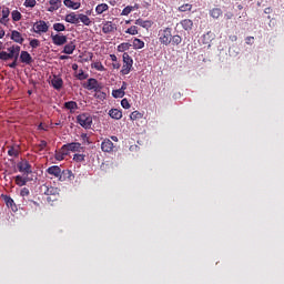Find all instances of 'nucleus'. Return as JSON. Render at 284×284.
Returning a JSON list of instances; mask_svg holds the SVG:
<instances>
[{
    "instance_id": "nucleus-19",
    "label": "nucleus",
    "mask_w": 284,
    "mask_h": 284,
    "mask_svg": "<svg viewBox=\"0 0 284 284\" xmlns=\"http://www.w3.org/2000/svg\"><path fill=\"white\" fill-rule=\"evenodd\" d=\"M109 116H111V119H114L115 121H119L123 119V112H121V110L119 109H111L109 111Z\"/></svg>"
},
{
    "instance_id": "nucleus-53",
    "label": "nucleus",
    "mask_w": 284,
    "mask_h": 284,
    "mask_svg": "<svg viewBox=\"0 0 284 284\" xmlns=\"http://www.w3.org/2000/svg\"><path fill=\"white\" fill-rule=\"evenodd\" d=\"M45 148H48V142L45 140L40 141L39 149L45 150Z\"/></svg>"
},
{
    "instance_id": "nucleus-37",
    "label": "nucleus",
    "mask_w": 284,
    "mask_h": 284,
    "mask_svg": "<svg viewBox=\"0 0 284 284\" xmlns=\"http://www.w3.org/2000/svg\"><path fill=\"white\" fill-rule=\"evenodd\" d=\"M53 30L55 32H65V24H63L61 22H57L53 24Z\"/></svg>"
},
{
    "instance_id": "nucleus-26",
    "label": "nucleus",
    "mask_w": 284,
    "mask_h": 284,
    "mask_svg": "<svg viewBox=\"0 0 284 284\" xmlns=\"http://www.w3.org/2000/svg\"><path fill=\"white\" fill-rule=\"evenodd\" d=\"M145 48V42L139 38L133 40V50H143Z\"/></svg>"
},
{
    "instance_id": "nucleus-50",
    "label": "nucleus",
    "mask_w": 284,
    "mask_h": 284,
    "mask_svg": "<svg viewBox=\"0 0 284 284\" xmlns=\"http://www.w3.org/2000/svg\"><path fill=\"white\" fill-rule=\"evenodd\" d=\"M54 192H57V189L51 186V187H47V191L44 192V194H47V196H51V194H54Z\"/></svg>"
},
{
    "instance_id": "nucleus-27",
    "label": "nucleus",
    "mask_w": 284,
    "mask_h": 284,
    "mask_svg": "<svg viewBox=\"0 0 284 284\" xmlns=\"http://www.w3.org/2000/svg\"><path fill=\"white\" fill-rule=\"evenodd\" d=\"M14 181H16V185H18L19 187H23V185H28V178L17 175L14 178Z\"/></svg>"
},
{
    "instance_id": "nucleus-32",
    "label": "nucleus",
    "mask_w": 284,
    "mask_h": 284,
    "mask_svg": "<svg viewBox=\"0 0 284 284\" xmlns=\"http://www.w3.org/2000/svg\"><path fill=\"white\" fill-rule=\"evenodd\" d=\"M130 119H131V121H140V119H143V113L140 111H133L130 114Z\"/></svg>"
},
{
    "instance_id": "nucleus-1",
    "label": "nucleus",
    "mask_w": 284,
    "mask_h": 284,
    "mask_svg": "<svg viewBox=\"0 0 284 284\" xmlns=\"http://www.w3.org/2000/svg\"><path fill=\"white\" fill-rule=\"evenodd\" d=\"M8 52L6 51L0 52L1 61H10V59H16V61H19V52H21V47L12 45L8 49Z\"/></svg>"
},
{
    "instance_id": "nucleus-43",
    "label": "nucleus",
    "mask_w": 284,
    "mask_h": 284,
    "mask_svg": "<svg viewBox=\"0 0 284 284\" xmlns=\"http://www.w3.org/2000/svg\"><path fill=\"white\" fill-rule=\"evenodd\" d=\"M59 151L63 156H68V154H70V149L68 148V144H63Z\"/></svg>"
},
{
    "instance_id": "nucleus-48",
    "label": "nucleus",
    "mask_w": 284,
    "mask_h": 284,
    "mask_svg": "<svg viewBox=\"0 0 284 284\" xmlns=\"http://www.w3.org/2000/svg\"><path fill=\"white\" fill-rule=\"evenodd\" d=\"M54 158H55V161H63V159H65V155H63L61 151H55Z\"/></svg>"
},
{
    "instance_id": "nucleus-35",
    "label": "nucleus",
    "mask_w": 284,
    "mask_h": 284,
    "mask_svg": "<svg viewBox=\"0 0 284 284\" xmlns=\"http://www.w3.org/2000/svg\"><path fill=\"white\" fill-rule=\"evenodd\" d=\"M179 12H192V4L184 3L178 8Z\"/></svg>"
},
{
    "instance_id": "nucleus-51",
    "label": "nucleus",
    "mask_w": 284,
    "mask_h": 284,
    "mask_svg": "<svg viewBox=\"0 0 284 284\" xmlns=\"http://www.w3.org/2000/svg\"><path fill=\"white\" fill-rule=\"evenodd\" d=\"M94 97H95V99L103 100V99H105L106 94H105V92H101V90H100V92H95Z\"/></svg>"
},
{
    "instance_id": "nucleus-22",
    "label": "nucleus",
    "mask_w": 284,
    "mask_h": 284,
    "mask_svg": "<svg viewBox=\"0 0 284 284\" xmlns=\"http://www.w3.org/2000/svg\"><path fill=\"white\" fill-rule=\"evenodd\" d=\"M63 4L71 10H79V8H81V2H74L72 0H64Z\"/></svg>"
},
{
    "instance_id": "nucleus-17",
    "label": "nucleus",
    "mask_w": 284,
    "mask_h": 284,
    "mask_svg": "<svg viewBox=\"0 0 284 284\" xmlns=\"http://www.w3.org/2000/svg\"><path fill=\"white\" fill-rule=\"evenodd\" d=\"M11 40L14 41V43H20L22 44L23 41H26V39H23V36L21 34V32L13 30L11 32Z\"/></svg>"
},
{
    "instance_id": "nucleus-2",
    "label": "nucleus",
    "mask_w": 284,
    "mask_h": 284,
    "mask_svg": "<svg viewBox=\"0 0 284 284\" xmlns=\"http://www.w3.org/2000/svg\"><path fill=\"white\" fill-rule=\"evenodd\" d=\"M159 41L162 45H170L172 43V28L166 27L159 31Z\"/></svg>"
},
{
    "instance_id": "nucleus-34",
    "label": "nucleus",
    "mask_w": 284,
    "mask_h": 284,
    "mask_svg": "<svg viewBox=\"0 0 284 284\" xmlns=\"http://www.w3.org/2000/svg\"><path fill=\"white\" fill-rule=\"evenodd\" d=\"M182 41H183V38H181V36H179V34L171 37L172 45H181Z\"/></svg>"
},
{
    "instance_id": "nucleus-39",
    "label": "nucleus",
    "mask_w": 284,
    "mask_h": 284,
    "mask_svg": "<svg viewBox=\"0 0 284 284\" xmlns=\"http://www.w3.org/2000/svg\"><path fill=\"white\" fill-rule=\"evenodd\" d=\"M125 34H132V36L139 34V28L136 26H132L125 31Z\"/></svg>"
},
{
    "instance_id": "nucleus-47",
    "label": "nucleus",
    "mask_w": 284,
    "mask_h": 284,
    "mask_svg": "<svg viewBox=\"0 0 284 284\" xmlns=\"http://www.w3.org/2000/svg\"><path fill=\"white\" fill-rule=\"evenodd\" d=\"M121 105L122 108H124V110H130L131 105H130V101H128V99H122L121 101Z\"/></svg>"
},
{
    "instance_id": "nucleus-31",
    "label": "nucleus",
    "mask_w": 284,
    "mask_h": 284,
    "mask_svg": "<svg viewBox=\"0 0 284 284\" xmlns=\"http://www.w3.org/2000/svg\"><path fill=\"white\" fill-rule=\"evenodd\" d=\"M132 48V44L128 42H122L121 44L118 45V52H128Z\"/></svg>"
},
{
    "instance_id": "nucleus-60",
    "label": "nucleus",
    "mask_w": 284,
    "mask_h": 284,
    "mask_svg": "<svg viewBox=\"0 0 284 284\" xmlns=\"http://www.w3.org/2000/svg\"><path fill=\"white\" fill-rule=\"evenodd\" d=\"M265 14H272V8L267 7L264 9Z\"/></svg>"
},
{
    "instance_id": "nucleus-8",
    "label": "nucleus",
    "mask_w": 284,
    "mask_h": 284,
    "mask_svg": "<svg viewBox=\"0 0 284 284\" xmlns=\"http://www.w3.org/2000/svg\"><path fill=\"white\" fill-rule=\"evenodd\" d=\"M51 41L53 43V45H65V43H68V36H63L61 33L54 34L51 33Z\"/></svg>"
},
{
    "instance_id": "nucleus-33",
    "label": "nucleus",
    "mask_w": 284,
    "mask_h": 284,
    "mask_svg": "<svg viewBox=\"0 0 284 284\" xmlns=\"http://www.w3.org/2000/svg\"><path fill=\"white\" fill-rule=\"evenodd\" d=\"M64 108L67 109V110H79V104H77V102H74V101H69V102H65L64 103Z\"/></svg>"
},
{
    "instance_id": "nucleus-56",
    "label": "nucleus",
    "mask_w": 284,
    "mask_h": 284,
    "mask_svg": "<svg viewBox=\"0 0 284 284\" xmlns=\"http://www.w3.org/2000/svg\"><path fill=\"white\" fill-rule=\"evenodd\" d=\"M233 18H234V13H232V12H226L224 14V19H226V21H230V19H233Z\"/></svg>"
},
{
    "instance_id": "nucleus-29",
    "label": "nucleus",
    "mask_w": 284,
    "mask_h": 284,
    "mask_svg": "<svg viewBox=\"0 0 284 284\" xmlns=\"http://www.w3.org/2000/svg\"><path fill=\"white\" fill-rule=\"evenodd\" d=\"M91 68L98 72H105V67L99 61L91 63Z\"/></svg>"
},
{
    "instance_id": "nucleus-25",
    "label": "nucleus",
    "mask_w": 284,
    "mask_h": 284,
    "mask_svg": "<svg viewBox=\"0 0 284 284\" xmlns=\"http://www.w3.org/2000/svg\"><path fill=\"white\" fill-rule=\"evenodd\" d=\"M209 14L212 19H219L223 16V10H221V8H213L210 10Z\"/></svg>"
},
{
    "instance_id": "nucleus-6",
    "label": "nucleus",
    "mask_w": 284,
    "mask_h": 284,
    "mask_svg": "<svg viewBox=\"0 0 284 284\" xmlns=\"http://www.w3.org/2000/svg\"><path fill=\"white\" fill-rule=\"evenodd\" d=\"M17 168L19 172H22V174H26L27 176L32 174V164H30V162L26 159H22L20 162H18Z\"/></svg>"
},
{
    "instance_id": "nucleus-13",
    "label": "nucleus",
    "mask_w": 284,
    "mask_h": 284,
    "mask_svg": "<svg viewBox=\"0 0 284 284\" xmlns=\"http://www.w3.org/2000/svg\"><path fill=\"white\" fill-rule=\"evenodd\" d=\"M51 84L54 90H61V88H63V79L59 75H53Z\"/></svg>"
},
{
    "instance_id": "nucleus-42",
    "label": "nucleus",
    "mask_w": 284,
    "mask_h": 284,
    "mask_svg": "<svg viewBox=\"0 0 284 284\" xmlns=\"http://www.w3.org/2000/svg\"><path fill=\"white\" fill-rule=\"evenodd\" d=\"M8 155L9 156H14L17 159V156H19V150L14 149L13 146H11L9 150H8Z\"/></svg>"
},
{
    "instance_id": "nucleus-55",
    "label": "nucleus",
    "mask_w": 284,
    "mask_h": 284,
    "mask_svg": "<svg viewBox=\"0 0 284 284\" xmlns=\"http://www.w3.org/2000/svg\"><path fill=\"white\" fill-rule=\"evenodd\" d=\"M81 139H82L83 143H90V138L85 133L81 134Z\"/></svg>"
},
{
    "instance_id": "nucleus-30",
    "label": "nucleus",
    "mask_w": 284,
    "mask_h": 284,
    "mask_svg": "<svg viewBox=\"0 0 284 284\" xmlns=\"http://www.w3.org/2000/svg\"><path fill=\"white\" fill-rule=\"evenodd\" d=\"M125 97V91L121 89H115L112 91V98L113 99H123Z\"/></svg>"
},
{
    "instance_id": "nucleus-3",
    "label": "nucleus",
    "mask_w": 284,
    "mask_h": 284,
    "mask_svg": "<svg viewBox=\"0 0 284 284\" xmlns=\"http://www.w3.org/2000/svg\"><path fill=\"white\" fill-rule=\"evenodd\" d=\"M77 123L84 130H90L92 128V115L90 113H81L77 116Z\"/></svg>"
},
{
    "instance_id": "nucleus-54",
    "label": "nucleus",
    "mask_w": 284,
    "mask_h": 284,
    "mask_svg": "<svg viewBox=\"0 0 284 284\" xmlns=\"http://www.w3.org/2000/svg\"><path fill=\"white\" fill-rule=\"evenodd\" d=\"M8 21H10V18H4V17H1V18H0V23H1L2 26H8Z\"/></svg>"
},
{
    "instance_id": "nucleus-21",
    "label": "nucleus",
    "mask_w": 284,
    "mask_h": 284,
    "mask_svg": "<svg viewBox=\"0 0 284 284\" xmlns=\"http://www.w3.org/2000/svg\"><path fill=\"white\" fill-rule=\"evenodd\" d=\"M64 20L67 23L77 24V23H79V16H77V13H74V12H71L65 16Z\"/></svg>"
},
{
    "instance_id": "nucleus-58",
    "label": "nucleus",
    "mask_w": 284,
    "mask_h": 284,
    "mask_svg": "<svg viewBox=\"0 0 284 284\" xmlns=\"http://www.w3.org/2000/svg\"><path fill=\"white\" fill-rule=\"evenodd\" d=\"M112 68H113L114 70H119V69L121 68V63H119V62H113V63H112Z\"/></svg>"
},
{
    "instance_id": "nucleus-41",
    "label": "nucleus",
    "mask_w": 284,
    "mask_h": 284,
    "mask_svg": "<svg viewBox=\"0 0 284 284\" xmlns=\"http://www.w3.org/2000/svg\"><path fill=\"white\" fill-rule=\"evenodd\" d=\"M73 161H75L77 163H81L85 161V155L77 153L73 155Z\"/></svg>"
},
{
    "instance_id": "nucleus-4",
    "label": "nucleus",
    "mask_w": 284,
    "mask_h": 284,
    "mask_svg": "<svg viewBox=\"0 0 284 284\" xmlns=\"http://www.w3.org/2000/svg\"><path fill=\"white\" fill-rule=\"evenodd\" d=\"M122 59H123V65L121 69V74L125 75L129 72H132V65L134 64V60H132V58L128 52L123 53Z\"/></svg>"
},
{
    "instance_id": "nucleus-52",
    "label": "nucleus",
    "mask_w": 284,
    "mask_h": 284,
    "mask_svg": "<svg viewBox=\"0 0 284 284\" xmlns=\"http://www.w3.org/2000/svg\"><path fill=\"white\" fill-rule=\"evenodd\" d=\"M20 195L21 196H30V190L28 187H23L21 191H20Z\"/></svg>"
},
{
    "instance_id": "nucleus-16",
    "label": "nucleus",
    "mask_w": 284,
    "mask_h": 284,
    "mask_svg": "<svg viewBox=\"0 0 284 284\" xmlns=\"http://www.w3.org/2000/svg\"><path fill=\"white\" fill-rule=\"evenodd\" d=\"M135 26H140L141 28H144L145 30H150V28H152L153 22L152 20H143L141 18H139L138 20H135Z\"/></svg>"
},
{
    "instance_id": "nucleus-59",
    "label": "nucleus",
    "mask_w": 284,
    "mask_h": 284,
    "mask_svg": "<svg viewBox=\"0 0 284 284\" xmlns=\"http://www.w3.org/2000/svg\"><path fill=\"white\" fill-rule=\"evenodd\" d=\"M13 59H14L13 62L9 64V68H12V69L17 68V61H18L17 58H13Z\"/></svg>"
},
{
    "instance_id": "nucleus-18",
    "label": "nucleus",
    "mask_w": 284,
    "mask_h": 284,
    "mask_svg": "<svg viewBox=\"0 0 284 284\" xmlns=\"http://www.w3.org/2000/svg\"><path fill=\"white\" fill-rule=\"evenodd\" d=\"M74 50H77V44L74 43V41H71L64 45L62 52L63 54H73Z\"/></svg>"
},
{
    "instance_id": "nucleus-62",
    "label": "nucleus",
    "mask_w": 284,
    "mask_h": 284,
    "mask_svg": "<svg viewBox=\"0 0 284 284\" xmlns=\"http://www.w3.org/2000/svg\"><path fill=\"white\" fill-rule=\"evenodd\" d=\"M68 59H70V55H60V60H61V61H65V60H68Z\"/></svg>"
},
{
    "instance_id": "nucleus-11",
    "label": "nucleus",
    "mask_w": 284,
    "mask_h": 284,
    "mask_svg": "<svg viewBox=\"0 0 284 284\" xmlns=\"http://www.w3.org/2000/svg\"><path fill=\"white\" fill-rule=\"evenodd\" d=\"M47 174H49L50 176H54V179H59V176H61V166L59 165H52L49 166L45 170Z\"/></svg>"
},
{
    "instance_id": "nucleus-10",
    "label": "nucleus",
    "mask_w": 284,
    "mask_h": 284,
    "mask_svg": "<svg viewBox=\"0 0 284 284\" xmlns=\"http://www.w3.org/2000/svg\"><path fill=\"white\" fill-rule=\"evenodd\" d=\"M59 181L64 182V181H74V173H72L71 170H63L60 171V176L58 178Z\"/></svg>"
},
{
    "instance_id": "nucleus-63",
    "label": "nucleus",
    "mask_w": 284,
    "mask_h": 284,
    "mask_svg": "<svg viewBox=\"0 0 284 284\" xmlns=\"http://www.w3.org/2000/svg\"><path fill=\"white\" fill-rule=\"evenodd\" d=\"M110 59H111V61H113V63L116 62V55L115 54H110Z\"/></svg>"
},
{
    "instance_id": "nucleus-44",
    "label": "nucleus",
    "mask_w": 284,
    "mask_h": 284,
    "mask_svg": "<svg viewBox=\"0 0 284 284\" xmlns=\"http://www.w3.org/2000/svg\"><path fill=\"white\" fill-rule=\"evenodd\" d=\"M23 6L24 8H34V6H37V0H26Z\"/></svg>"
},
{
    "instance_id": "nucleus-9",
    "label": "nucleus",
    "mask_w": 284,
    "mask_h": 284,
    "mask_svg": "<svg viewBox=\"0 0 284 284\" xmlns=\"http://www.w3.org/2000/svg\"><path fill=\"white\" fill-rule=\"evenodd\" d=\"M102 32L104 34H111V32H116V24L112 21H105L102 23Z\"/></svg>"
},
{
    "instance_id": "nucleus-14",
    "label": "nucleus",
    "mask_w": 284,
    "mask_h": 284,
    "mask_svg": "<svg viewBox=\"0 0 284 284\" xmlns=\"http://www.w3.org/2000/svg\"><path fill=\"white\" fill-rule=\"evenodd\" d=\"M20 61L21 63H26V65H30L33 61L32 55H30L28 51H21Z\"/></svg>"
},
{
    "instance_id": "nucleus-23",
    "label": "nucleus",
    "mask_w": 284,
    "mask_h": 284,
    "mask_svg": "<svg viewBox=\"0 0 284 284\" xmlns=\"http://www.w3.org/2000/svg\"><path fill=\"white\" fill-rule=\"evenodd\" d=\"M69 152H80L82 150L81 143L79 142H71L67 144Z\"/></svg>"
},
{
    "instance_id": "nucleus-15",
    "label": "nucleus",
    "mask_w": 284,
    "mask_h": 284,
    "mask_svg": "<svg viewBox=\"0 0 284 284\" xmlns=\"http://www.w3.org/2000/svg\"><path fill=\"white\" fill-rule=\"evenodd\" d=\"M49 4L48 12H57L63 6L61 0H50Z\"/></svg>"
},
{
    "instance_id": "nucleus-40",
    "label": "nucleus",
    "mask_w": 284,
    "mask_h": 284,
    "mask_svg": "<svg viewBox=\"0 0 284 284\" xmlns=\"http://www.w3.org/2000/svg\"><path fill=\"white\" fill-rule=\"evenodd\" d=\"M133 10H134V7H132V6H126V7L122 10L121 16H122V17H128V14H130Z\"/></svg>"
},
{
    "instance_id": "nucleus-57",
    "label": "nucleus",
    "mask_w": 284,
    "mask_h": 284,
    "mask_svg": "<svg viewBox=\"0 0 284 284\" xmlns=\"http://www.w3.org/2000/svg\"><path fill=\"white\" fill-rule=\"evenodd\" d=\"M120 90H122V92H125L128 90V82H122Z\"/></svg>"
},
{
    "instance_id": "nucleus-46",
    "label": "nucleus",
    "mask_w": 284,
    "mask_h": 284,
    "mask_svg": "<svg viewBox=\"0 0 284 284\" xmlns=\"http://www.w3.org/2000/svg\"><path fill=\"white\" fill-rule=\"evenodd\" d=\"M29 45H31L33 49H37L39 45H41V42L38 39H32Z\"/></svg>"
},
{
    "instance_id": "nucleus-49",
    "label": "nucleus",
    "mask_w": 284,
    "mask_h": 284,
    "mask_svg": "<svg viewBox=\"0 0 284 284\" xmlns=\"http://www.w3.org/2000/svg\"><path fill=\"white\" fill-rule=\"evenodd\" d=\"M1 13H2V17L9 19V17H10V8L4 7V8L2 9Z\"/></svg>"
},
{
    "instance_id": "nucleus-28",
    "label": "nucleus",
    "mask_w": 284,
    "mask_h": 284,
    "mask_svg": "<svg viewBox=\"0 0 284 284\" xmlns=\"http://www.w3.org/2000/svg\"><path fill=\"white\" fill-rule=\"evenodd\" d=\"M108 10H110L108 3H100L95 7L97 14H103V12H108Z\"/></svg>"
},
{
    "instance_id": "nucleus-36",
    "label": "nucleus",
    "mask_w": 284,
    "mask_h": 284,
    "mask_svg": "<svg viewBox=\"0 0 284 284\" xmlns=\"http://www.w3.org/2000/svg\"><path fill=\"white\" fill-rule=\"evenodd\" d=\"M4 202L7 207H11V210H14V207H17V205L14 204V200H12V197L8 195L4 196Z\"/></svg>"
},
{
    "instance_id": "nucleus-45",
    "label": "nucleus",
    "mask_w": 284,
    "mask_h": 284,
    "mask_svg": "<svg viewBox=\"0 0 284 284\" xmlns=\"http://www.w3.org/2000/svg\"><path fill=\"white\" fill-rule=\"evenodd\" d=\"M77 79H79V81H85V79H88V74L83 72V69L80 70V72L77 75Z\"/></svg>"
},
{
    "instance_id": "nucleus-38",
    "label": "nucleus",
    "mask_w": 284,
    "mask_h": 284,
    "mask_svg": "<svg viewBox=\"0 0 284 284\" xmlns=\"http://www.w3.org/2000/svg\"><path fill=\"white\" fill-rule=\"evenodd\" d=\"M21 12L19 10H13L11 12L12 21H21Z\"/></svg>"
},
{
    "instance_id": "nucleus-12",
    "label": "nucleus",
    "mask_w": 284,
    "mask_h": 284,
    "mask_svg": "<svg viewBox=\"0 0 284 284\" xmlns=\"http://www.w3.org/2000/svg\"><path fill=\"white\" fill-rule=\"evenodd\" d=\"M102 152H112L114 150V143L110 139H105L101 143Z\"/></svg>"
},
{
    "instance_id": "nucleus-5",
    "label": "nucleus",
    "mask_w": 284,
    "mask_h": 284,
    "mask_svg": "<svg viewBox=\"0 0 284 284\" xmlns=\"http://www.w3.org/2000/svg\"><path fill=\"white\" fill-rule=\"evenodd\" d=\"M50 30V26H48V22L43 20H39L33 24L32 31L36 32V34H45Z\"/></svg>"
},
{
    "instance_id": "nucleus-20",
    "label": "nucleus",
    "mask_w": 284,
    "mask_h": 284,
    "mask_svg": "<svg viewBox=\"0 0 284 284\" xmlns=\"http://www.w3.org/2000/svg\"><path fill=\"white\" fill-rule=\"evenodd\" d=\"M180 24L182 26L183 30H185L186 32H190L192 28H194V21L190 19L182 20Z\"/></svg>"
},
{
    "instance_id": "nucleus-7",
    "label": "nucleus",
    "mask_w": 284,
    "mask_h": 284,
    "mask_svg": "<svg viewBox=\"0 0 284 284\" xmlns=\"http://www.w3.org/2000/svg\"><path fill=\"white\" fill-rule=\"evenodd\" d=\"M85 88L87 90H93V92H101V90H103V85L94 78L88 80Z\"/></svg>"
},
{
    "instance_id": "nucleus-64",
    "label": "nucleus",
    "mask_w": 284,
    "mask_h": 284,
    "mask_svg": "<svg viewBox=\"0 0 284 284\" xmlns=\"http://www.w3.org/2000/svg\"><path fill=\"white\" fill-rule=\"evenodd\" d=\"M6 37V31L3 29L0 30V39H3Z\"/></svg>"
},
{
    "instance_id": "nucleus-61",
    "label": "nucleus",
    "mask_w": 284,
    "mask_h": 284,
    "mask_svg": "<svg viewBox=\"0 0 284 284\" xmlns=\"http://www.w3.org/2000/svg\"><path fill=\"white\" fill-rule=\"evenodd\" d=\"M252 41H254V37H247L246 38V43L247 44L252 43Z\"/></svg>"
},
{
    "instance_id": "nucleus-24",
    "label": "nucleus",
    "mask_w": 284,
    "mask_h": 284,
    "mask_svg": "<svg viewBox=\"0 0 284 284\" xmlns=\"http://www.w3.org/2000/svg\"><path fill=\"white\" fill-rule=\"evenodd\" d=\"M83 23V26H92V20L87 14L80 13L78 14V22Z\"/></svg>"
}]
</instances>
